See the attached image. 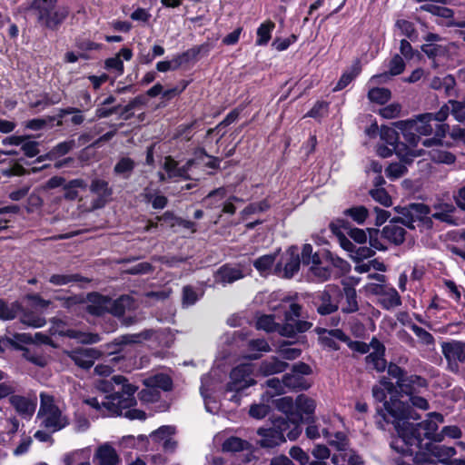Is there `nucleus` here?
Instances as JSON below:
<instances>
[{"mask_svg": "<svg viewBox=\"0 0 465 465\" xmlns=\"http://www.w3.org/2000/svg\"><path fill=\"white\" fill-rule=\"evenodd\" d=\"M275 408L284 413L286 417H282L287 420H295V402H293L291 397H282L277 399L275 401Z\"/></svg>", "mask_w": 465, "mask_h": 465, "instance_id": "obj_39", "label": "nucleus"}, {"mask_svg": "<svg viewBox=\"0 0 465 465\" xmlns=\"http://www.w3.org/2000/svg\"><path fill=\"white\" fill-rule=\"evenodd\" d=\"M93 461L95 465H119L121 458L116 450L106 442L97 447Z\"/></svg>", "mask_w": 465, "mask_h": 465, "instance_id": "obj_20", "label": "nucleus"}, {"mask_svg": "<svg viewBox=\"0 0 465 465\" xmlns=\"http://www.w3.org/2000/svg\"><path fill=\"white\" fill-rule=\"evenodd\" d=\"M368 290L380 294V302L383 308L390 310L401 304V296L394 288H388L382 284H370Z\"/></svg>", "mask_w": 465, "mask_h": 465, "instance_id": "obj_16", "label": "nucleus"}, {"mask_svg": "<svg viewBox=\"0 0 465 465\" xmlns=\"http://www.w3.org/2000/svg\"><path fill=\"white\" fill-rule=\"evenodd\" d=\"M345 214L351 217L358 223H362L368 216V210L364 206H357L347 209Z\"/></svg>", "mask_w": 465, "mask_h": 465, "instance_id": "obj_58", "label": "nucleus"}, {"mask_svg": "<svg viewBox=\"0 0 465 465\" xmlns=\"http://www.w3.org/2000/svg\"><path fill=\"white\" fill-rule=\"evenodd\" d=\"M322 434L328 440L330 445L338 450V453L344 452L348 449V442L342 432H337L334 435V439L331 438L330 432L327 430H322Z\"/></svg>", "mask_w": 465, "mask_h": 465, "instance_id": "obj_44", "label": "nucleus"}, {"mask_svg": "<svg viewBox=\"0 0 465 465\" xmlns=\"http://www.w3.org/2000/svg\"><path fill=\"white\" fill-rule=\"evenodd\" d=\"M401 222V217L393 220L389 224L383 227L381 231V236L396 245H399L404 242L405 239V229L398 223Z\"/></svg>", "mask_w": 465, "mask_h": 465, "instance_id": "obj_25", "label": "nucleus"}, {"mask_svg": "<svg viewBox=\"0 0 465 465\" xmlns=\"http://www.w3.org/2000/svg\"><path fill=\"white\" fill-rule=\"evenodd\" d=\"M338 305L343 313H353L359 310L356 290L345 284L343 289L339 288Z\"/></svg>", "mask_w": 465, "mask_h": 465, "instance_id": "obj_19", "label": "nucleus"}, {"mask_svg": "<svg viewBox=\"0 0 465 465\" xmlns=\"http://www.w3.org/2000/svg\"><path fill=\"white\" fill-rule=\"evenodd\" d=\"M41 426L51 432H55L69 424V419L55 402L53 396L42 392L40 394V408L37 413Z\"/></svg>", "mask_w": 465, "mask_h": 465, "instance_id": "obj_5", "label": "nucleus"}, {"mask_svg": "<svg viewBox=\"0 0 465 465\" xmlns=\"http://www.w3.org/2000/svg\"><path fill=\"white\" fill-rule=\"evenodd\" d=\"M405 68V64L402 57L399 54H395L389 64V73H382L380 74L373 75L370 79V84H375L379 83L387 82L391 76L401 74Z\"/></svg>", "mask_w": 465, "mask_h": 465, "instance_id": "obj_26", "label": "nucleus"}, {"mask_svg": "<svg viewBox=\"0 0 465 465\" xmlns=\"http://www.w3.org/2000/svg\"><path fill=\"white\" fill-rule=\"evenodd\" d=\"M69 8L58 4L35 16L38 25L50 31H57L69 15Z\"/></svg>", "mask_w": 465, "mask_h": 465, "instance_id": "obj_8", "label": "nucleus"}, {"mask_svg": "<svg viewBox=\"0 0 465 465\" xmlns=\"http://www.w3.org/2000/svg\"><path fill=\"white\" fill-rule=\"evenodd\" d=\"M435 211L431 216L440 222L447 223H454L452 213L455 212V206L449 202L438 199L432 205Z\"/></svg>", "mask_w": 465, "mask_h": 465, "instance_id": "obj_30", "label": "nucleus"}, {"mask_svg": "<svg viewBox=\"0 0 465 465\" xmlns=\"http://www.w3.org/2000/svg\"><path fill=\"white\" fill-rule=\"evenodd\" d=\"M431 122L432 116L426 113L417 115L414 119L396 122L394 124L403 132L414 131L420 135H430L433 134Z\"/></svg>", "mask_w": 465, "mask_h": 465, "instance_id": "obj_11", "label": "nucleus"}, {"mask_svg": "<svg viewBox=\"0 0 465 465\" xmlns=\"http://www.w3.org/2000/svg\"><path fill=\"white\" fill-rule=\"evenodd\" d=\"M81 277L77 274H54L50 277L49 282L54 285H65L73 282H78Z\"/></svg>", "mask_w": 465, "mask_h": 465, "instance_id": "obj_59", "label": "nucleus"}, {"mask_svg": "<svg viewBox=\"0 0 465 465\" xmlns=\"http://www.w3.org/2000/svg\"><path fill=\"white\" fill-rule=\"evenodd\" d=\"M431 453L440 461L445 462L456 454V450L453 447L437 445L431 449Z\"/></svg>", "mask_w": 465, "mask_h": 465, "instance_id": "obj_51", "label": "nucleus"}, {"mask_svg": "<svg viewBox=\"0 0 465 465\" xmlns=\"http://www.w3.org/2000/svg\"><path fill=\"white\" fill-rule=\"evenodd\" d=\"M136 309V302L130 295H122L115 300L110 299L109 313L115 317H122L125 312Z\"/></svg>", "mask_w": 465, "mask_h": 465, "instance_id": "obj_27", "label": "nucleus"}, {"mask_svg": "<svg viewBox=\"0 0 465 465\" xmlns=\"http://www.w3.org/2000/svg\"><path fill=\"white\" fill-rule=\"evenodd\" d=\"M331 461L333 464L344 465L347 462L348 465H363L362 458L349 448L344 452L334 453L331 457Z\"/></svg>", "mask_w": 465, "mask_h": 465, "instance_id": "obj_34", "label": "nucleus"}, {"mask_svg": "<svg viewBox=\"0 0 465 465\" xmlns=\"http://www.w3.org/2000/svg\"><path fill=\"white\" fill-rule=\"evenodd\" d=\"M134 167L135 163L133 159L129 157H122L114 165V173L123 177L124 179H128L131 176Z\"/></svg>", "mask_w": 465, "mask_h": 465, "instance_id": "obj_40", "label": "nucleus"}, {"mask_svg": "<svg viewBox=\"0 0 465 465\" xmlns=\"http://www.w3.org/2000/svg\"><path fill=\"white\" fill-rule=\"evenodd\" d=\"M226 196V190L223 187L217 188L210 192L203 202L207 207L215 208L219 206L217 202L223 200Z\"/></svg>", "mask_w": 465, "mask_h": 465, "instance_id": "obj_53", "label": "nucleus"}, {"mask_svg": "<svg viewBox=\"0 0 465 465\" xmlns=\"http://www.w3.org/2000/svg\"><path fill=\"white\" fill-rule=\"evenodd\" d=\"M380 135L382 141L393 147L395 153L404 163H410L415 157L421 155L420 150L411 149L405 143H399V134L391 127L381 126Z\"/></svg>", "mask_w": 465, "mask_h": 465, "instance_id": "obj_7", "label": "nucleus"}, {"mask_svg": "<svg viewBox=\"0 0 465 465\" xmlns=\"http://www.w3.org/2000/svg\"><path fill=\"white\" fill-rule=\"evenodd\" d=\"M172 384L170 377L163 373L155 374L143 380V385L145 387H153L156 390L162 389L163 391H170Z\"/></svg>", "mask_w": 465, "mask_h": 465, "instance_id": "obj_36", "label": "nucleus"}, {"mask_svg": "<svg viewBox=\"0 0 465 465\" xmlns=\"http://www.w3.org/2000/svg\"><path fill=\"white\" fill-rule=\"evenodd\" d=\"M411 331L415 333V335L419 338L420 341L427 346L433 345L435 342L434 337L423 328L416 325H411Z\"/></svg>", "mask_w": 465, "mask_h": 465, "instance_id": "obj_56", "label": "nucleus"}, {"mask_svg": "<svg viewBox=\"0 0 465 465\" xmlns=\"http://www.w3.org/2000/svg\"><path fill=\"white\" fill-rule=\"evenodd\" d=\"M386 391L389 393H393L396 391V387L388 379L382 378L381 381V385H377L372 388V395L376 401L381 402L386 398Z\"/></svg>", "mask_w": 465, "mask_h": 465, "instance_id": "obj_41", "label": "nucleus"}, {"mask_svg": "<svg viewBox=\"0 0 465 465\" xmlns=\"http://www.w3.org/2000/svg\"><path fill=\"white\" fill-rule=\"evenodd\" d=\"M243 276L244 273L240 267L226 264L217 271L215 282L225 285L227 283H232L243 278Z\"/></svg>", "mask_w": 465, "mask_h": 465, "instance_id": "obj_29", "label": "nucleus"}, {"mask_svg": "<svg viewBox=\"0 0 465 465\" xmlns=\"http://www.w3.org/2000/svg\"><path fill=\"white\" fill-rule=\"evenodd\" d=\"M301 312L302 306L292 302L289 310L284 313V323L282 325L275 323L272 315H262L257 319L256 327L267 332L277 331L282 336L293 337L298 333L309 331L312 326V322L299 319Z\"/></svg>", "mask_w": 465, "mask_h": 465, "instance_id": "obj_3", "label": "nucleus"}, {"mask_svg": "<svg viewBox=\"0 0 465 465\" xmlns=\"http://www.w3.org/2000/svg\"><path fill=\"white\" fill-rule=\"evenodd\" d=\"M86 311L92 315L101 316L109 312L110 298L99 293H90L87 296Z\"/></svg>", "mask_w": 465, "mask_h": 465, "instance_id": "obj_23", "label": "nucleus"}, {"mask_svg": "<svg viewBox=\"0 0 465 465\" xmlns=\"http://www.w3.org/2000/svg\"><path fill=\"white\" fill-rule=\"evenodd\" d=\"M175 434V428L170 425H164L150 434L153 442L162 445L165 451H173L177 446V442L173 436Z\"/></svg>", "mask_w": 465, "mask_h": 465, "instance_id": "obj_18", "label": "nucleus"}, {"mask_svg": "<svg viewBox=\"0 0 465 465\" xmlns=\"http://www.w3.org/2000/svg\"><path fill=\"white\" fill-rule=\"evenodd\" d=\"M420 9L443 18H450L453 16V11L451 9L435 5L433 2H425V4L420 5Z\"/></svg>", "mask_w": 465, "mask_h": 465, "instance_id": "obj_42", "label": "nucleus"}, {"mask_svg": "<svg viewBox=\"0 0 465 465\" xmlns=\"http://www.w3.org/2000/svg\"><path fill=\"white\" fill-rule=\"evenodd\" d=\"M397 213L401 214L402 224L414 229L420 224L427 229L432 227V216L429 217L430 208L423 203H411L407 207H396Z\"/></svg>", "mask_w": 465, "mask_h": 465, "instance_id": "obj_6", "label": "nucleus"}, {"mask_svg": "<svg viewBox=\"0 0 465 465\" xmlns=\"http://www.w3.org/2000/svg\"><path fill=\"white\" fill-rule=\"evenodd\" d=\"M302 383V377L294 372L283 376V384L285 387H288L290 389H303Z\"/></svg>", "mask_w": 465, "mask_h": 465, "instance_id": "obj_60", "label": "nucleus"}, {"mask_svg": "<svg viewBox=\"0 0 465 465\" xmlns=\"http://www.w3.org/2000/svg\"><path fill=\"white\" fill-rule=\"evenodd\" d=\"M143 195L144 199L151 203L154 209H163L168 203V200L164 195L154 194L148 189L144 190Z\"/></svg>", "mask_w": 465, "mask_h": 465, "instance_id": "obj_55", "label": "nucleus"}, {"mask_svg": "<svg viewBox=\"0 0 465 465\" xmlns=\"http://www.w3.org/2000/svg\"><path fill=\"white\" fill-rule=\"evenodd\" d=\"M339 287L335 285H328L322 292L317 299V312L321 315H329L339 309L338 305Z\"/></svg>", "mask_w": 465, "mask_h": 465, "instance_id": "obj_12", "label": "nucleus"}, {"mask_svg": "<svg viewBox=\"0 0 465 465\" xmlns=\"http://www.w3.org/2000/svg\"><path fill=\"white\" fill-rule=\"evenodd\" d=\"M21 306L18 302L7 304L0 300V319L4 321L13 320L16 317Z\"/></svg>", "mask_w": 465, "mask_h": 465, "instance_id": "obj_46", "label": "nucleus"}, {"mask_svg": "<svg viewBox=\"0 0 465 465\" xmlns=\"http://www.w3.org/2000/svg\"><path fill=\"white\" fill-rule=\"evenodd\" d=\"M269 207H270V204L268 203V202L266 200L261 201L259 203H250L248 206H246L242 210V215L243 217H245V216L252 214V213H262V212L268 210Z\"/></svg>", "mask_w": 465, "mask_h": 465, "instance_id": "obj_61", "label": "nucleus"}, {"mask_svg": "<svg viewBox=\"0 0 465 465\" xmlns=\"http://www.w3.org/2000/svg\"><path fill=\"white\" fill-rule=\"evenodd\" d=\"M433 161L442 163L450 164L455 162V156L447 151L434 150L430 153Z\"/></svg>", "mask_w": 465, "mask_h": 465, "instance_id": "obj_62", "label": "nucleus"}, {"mask_svg": "<svg viewBox=\"0 0 465 465\" xmlns=\"http://www.w3.org/2000/svg\"><path fill=\"white\" fill-rule=\"evenodd\" d=\"M302 261L304 264L320 265L321 259L318 253H313L312 246L306 243L302 247Z\"/></svg>", "mask_w": 465, "mask_h": 465, "instance_id": "obj_54", "label": "nucleus"}, {"mask_svg": "<svg viewBox=\"0 0 465 465\" xmlns=\"http://www.w3.org/2000/svg\"><path fill=\"white\" fill-rule=\"evenodd\" d=\"M139 398L144 402H155L160 398V391L153 387H145L139 392Z\"/></svg>", "mask_w": 465, "mask_h": 465, "instance_id": "obj_63", "label": "nucleus"}, {"mask_svg": "<svg viewBox=\"0 0 465 465\" xmlns=\"http://www.w3.org/2000/svg\"><path fill=\"white\" fill-rule=\"evenodd\" d=\"M193 160H189L186 162L184 165L182 167L178 166V163L173 159L171 156H166L164 158L163 169L167 173V176L169 179L173 178H183L189 179L188 172L191 166L193 164Z\"/></svg>", "mask_w": 465, "mask_h": 465, "instance_id": "obj_24", "label": "nucleus"}, {"mask_svg": "<svg viewBox=\"0 0 465 465\" xmlns=\"http://www.w3.org/2000/svg\"><path fill=\"white\" fill-rule=\"evenodd\" d=\"M249 448V442L238 437H230L223 443V450L228 452H236Z\"/></svg>", "mask_w": 465, "mask_h": 465, "instance_id": "obj_45", "label": "nucleus"}, {"mask_svg": "<svg viewBox=\"0 0 465 465\" xmlns=\"http://www.w3.org/2000/svg\"><path fill=\"white\" fill-rule=\"evenodd\" d=\"M361 70V64L356 61L349 70L342 74L333 91L337 92L344 89L360 74Z\"/></svg>", "mask_w": 465, "mask_h": 465, "instance_id": "obj_38", "label": "nucleus"}, {"mask_svg": "<svg viewBox=\"0 0 465 465\" xmlns=\"http://www.w3.org/2000/svg\"><path fill=\"white\" fill-rule=\"evenodd\" d=\"M426 381L420 376L417 375H406L402 380L399 381L397 387L401 393L406 395H412L418 388L425 387Z\"/></svg>", "mask_w": 465, "mask_h": 465, "instance_id": "obj_31", "label": "nucleus"}, {"mask_svg": "<svg viewBox=\"0 0 465 465\" xmlns=\"http://www.w3.org/2000/svg\"><path fill=\"white\" fill-rule=\"evenodd\" d=\"M65 353L75 365L82 369H90L94 361L101 356V352L94 348H78Z\"/></svg>", "mask_w": 465, "mask_h": 465, "instance_id": "obj_15", "label": "nucleus"}, {"mask_svg": "<svg viewBox=\"0 0 465 465\" xmlns=\"http://www.w3.org/2000/svg\"><path fill=\"white\" fill-rule=\"evenodd\" d=\"M20 321L22 323L33 327V328H40L45 324V319L33 312H25Z\"/></svg>", "mask_w": 465, "mask_h": 465, "instance_id": "obj_50", "label": "nucleus"}, {"mask_svg": "<svg viewBox=\"0 0 465 465\" xmlns=\"http://www.w3.org/2000/svg\"><path fill=\"white\" fill-rule=\"evenodd\" d=\"M407 171L406 166L401 163H391L385 173L386 175L391 179H398L402 176Z\"/></svg>", "mask_w": 465, "mask_h": 465, "instance_id": "obj_64", "label": "nucleus"}, {"mask_svg": "<svg viewBox=\"0 0 465 465\" xmlns=\"http://www.w3.org/2000/svg\"><path fill=\"white\" fill-rule=\"evenodd\" d=\"M370 194L373 200L380 203L383 206H391V198L388 194L385 189L383 188H375L370 191Z\"/></svg>", "mask_w": 465, "mask_h": 465, "instance_id": "obj_57", "label": "nucleus"}, {"mask_svg": "<svg viewBox=\"0 0 465 465\" xmlns=\"http://www.w3.org/2000/svg\"><path fill=\"white\" fill-rule=\"evenodd\" d=\"M253 367L250 363H243L236 366L230 374V381L227 384L228 391L240 392L244 389L255 384L252 378Z\"/></svg>", "mask_w": 465, "mask_h": 465, "instance_id": "obj_9", "label": "nucleus"}, {"mask_svg": "<svg viewBox=\"0 0 465 465\" xmlns=\"http://www.w3.org/2000/svg\"><path fill=\"white\" fill-rule=\"evenodd\" d=\"M276 254H266L253 262V266L261 274H266L275 262Z\"/></svg>", "mask_w": 465, "mask_h": 465, "instance_id": "obj_47", "label": "nucleus"}, {"mask_svg": "<svg viewBox=\"0 0 465 465\" xmlns=\"http://www.w3.org/2000/svg\"><path fill=\"white\" fill-rule=\"evenodd\" d=\"M368 97L371 102L383 104L391 98V91L387 88L373 87L368 93Z\"/></svg>", "mask_w": 465, "mask_h": 465, "instance_id": "obj_49", "label": "nucleus"}, {"mask_svg": "<svg viewBox=\"0 0 465 465\" xmlns=\"http://www.w3.org/2000/svg\"><path fill=\"white\" fill-rule=\"evenodd\" d=\"M318 334L320 335L319 341L321 344L333 351L340 350L337 340L343 342L348 340V336L341 329H321L318 331Z\"/></svg>", "mask_w": 465, "mask_h": 465, "instance_id": "obj_22", "label": "nucleus"}, {"mask_svg": "<svg viewBox=\"0 0 465 465\" xmlns=\"http://www.w3.org/2000/svg\"><path fill=\"white\" fill-rule=\"evenodd\" d=\"M372 351L365 358L367 367L381 372L386 369L387 362L384 359L385 347L377 339L373 338L371 341Z\"/></svg>", "mask_w": 465, "mask_h": 465, "instance_id": "obj_17", "label": "nucleus"}, {"mask_svg": "<svg viewBox=\"0 0 465 465\" xmlns=\"http://www.w3.org/2000/svg\"><path fill=\"white\" fill-rule=\"evenodd\" d=\"M60 333L69 338L76 339L84 344H94L101 341V338L97 333L83 332L75 330H67L65 331H61Z\"/></svg>", "mask_w": 465, "mask_h": 465, "instance_id": "obj_37", "label": "nucleus"}, {"mask_svg": "<svg viewBox=\"0 0 465 465\" xmlns=\"http://www.w3.org/2000/svg\"><path fill=\"white\" fill-rule=\"evenodd\" d=\"M153 335V331L145 330L139 333L124 334L114 339V341L108 345V348L122 346L132 343H138L143 340H149Z\"/></svg>", "mask_w": 465, "mask_h": 465, "instance_id": "obj_32", "label": "nucleus"}, {"mask_svg": "<svg viewBox=\"0 0 465 465\" xmlns=\"http://www.w3.org/2000/svg\"><path fill=\"white\" fill-rule=\"evenodd\" d=\"M455 85V79L450 74L445 75L444 77L434 76L430 83V88L434 90H444L447 96L453 95Z\"/></svg>", "mask_w": 465, "mask_h": 465, "instance_id": "obj_33", "label": "nucleus"}, {"mask_svg": "<svg viewBox=\"0 0 465 465\" xmlns=\"http://www.w3.org/2000/svg\"><path fill=\"white\" fill-rule=\"evenodd\" d=\"M288 367V363L280 361L275 357H272L263 361L260 365V371L265 375H272L284 371Z\"/></svg>", "mask_w": 465, "mask_h": 465, "instance_id": "obj_35", "label": "nucleus"}, {"mask_svg": "<svg viewBox=\"0 0 465 465\" xmlns=\"http://www.w3.org/2000/svg\"><path fill=\"white\" fill-rule=\"evenodd\" d=\"M449 103L443 104L440 110L435 113H429L432 116V121H437L440 124L436 125L434 131V137L424 139L422 141V144L426 147H430L432 145H438L441 143V140L446 136L447 133L450 130L448 124L443 122L448 118L450 113H451V109L449 106Z\"/></svg>", "mask_w": 465, "mask_h": 465, "instance_id": "obj_10", "label": "nucleus"}, {"mask_svg": "<svg viewBox=\"0 0 465 465\" xmlns=\"http://www.w3.org/2000/svg\"><path fill=\"white\" fill-rule=\"evenodd\" d=\"M59 0H32L27 9L35 16L58 4Z\"/></svg>", "mask_w": 465, "mask_h": 465, "instance_id": "obj_48", "label": "nucleus"}, {"mask_svg": "<svg viewBox=\"0 0 465 465\" xmlns=\"http://www.w3.org/2000/svg\"><path fill=\"white\" fill-rule=\"evenodd\" d=\"M275 25L272 21L262 23L257 29V45H265L271 39L272 32L274 29Z\"/></svg>", "mask_w": 465, "mask_h": 465, "instance_id": "obj_43", "label": "nucleus"}, {"mask_svg": "<svg viewBox=\"0 0 465 465\" xmlns=\"http://www.w3.org/2000/svg\"><path fill=\"white\" fill-rule=\"evenodd\" d=\"M302 429L296 420H287L282 417L275 418L269 428L257 430V444L262 449H273L286 441L295 440L302 434Z\"/></svg>", "mask_w": 465, "mask_h": 465, "instance_id": "obj_4", "label": "nucleus"}, {"mask_svg": "<svg viewBox=\"0 0 465 465\" xmlns=\"http://www.w3.org/2000/svg\"><path fill=\"white\" fill-rule=\"evenodd\" d=\"M90 190L101 198H106L112 194L108 183L101 179H94L91 183Z\"/></svg>", "mask_w": 465, "mask_h": 465, "instance_id": "obj_52", "label": "nucleus"}, {"mask_svg": "<svg viewBox=\"0 0 465 465\" xmlns=\"http://www.w3.org/2000/svg\"><path fill=\"white\" fill-rule=\"evenodd\" d=\"M300 257L298 249L291 247L282 262L277 263L275 273L284 278H292L300 269Z\"/></svg>", "mask_w": 465, "mask_h": 465, "instance_id": "obj_13", "label": "nucleus"}, {"mask_svg": "<svg viewBox=\"0 0 465 465\" xmlns=\"http://www.w3.org/2000/svg\"><path fill=\"white\" fill-rule=\"evenodd\" d=\"M9 403L14 407L19 415L24 417H31L36 408V397L24 396L14 393L9 398Z\"/></svg>", "mask_w": 465, "mask_h": 465, "instance_id": "obj_21", "label": "nucleus"}, {"mask_svg": "<svg viewBox=\"0 0 465 465\" xmlns=\"http://www.w3.org/2000/svg\"><path fill=\"white\" fill-rule=\"evenodd\" d=\"M442 353L449 362L465 363V342L452 341L442 344Z\"/></svg>", "mask_w": 465, "mask_h": 465, "instance_id": "obj_28", "label": "nucleus"}, {"mask_svg": "<svg viewBox=\"0 0 465 465\" xmlns=\"http://www.w3.org/2000/svg\"><path fill=\"white\" fill-rule=\"evenodd\" d=\"M410 418L416 419L411 414V409L409 404L403 401L391 398L389 401H384L382 408L377 409L376 424L379 429L385 430L387 424L391 423L396 430L399 438L406 445L396 446L398 440L391 442V447L399 452L406 453L409 451V447L419 445L421 440L420 430H424L423 436L425 438H431L434 431L437 430V424L432 420H425L420 423L413 424L409 421Z\"/></svg>", "mask_w": 465, "mask_h": 465, "instance_id": "obj_1", "label": "nucleus"}, {"mask_svg": "<svg viewBox=\"0 0 465 465\" xmlns=\"http://www.w3.org/2000/svg\"><path fill=\"white\" fill-rule=\"evenodd\" d=\"M112 381L114 383L122 386L121 391L105 396L102 401H99L96 397H91L84 400V403L99 411L103 416L119 415L129 420H145L146 413L144 411L131 409L136 404L134 394L138 387L131 384L122 375L113 376Z\"/></svg>", "mask_w": 465, "mask_h": 465, "instance_id": "obj_2", "label": "nucleus"}, {"mask_svg": "<svg viewBox=\"0 0 465 465\" xmlns=\"http://www.w3.org/2000/svg\"><path fill=\"white\" fill-rule=\"evenodd\" d=\"M316 408L315 401L303 395H299L295 400V420L301 426L302 422H315L313 416Z\"/></svg>", "mask_w": 465, "mask_h": 465, "instance_id": "obj_14", "label": "nucleus"}]
</instances>
